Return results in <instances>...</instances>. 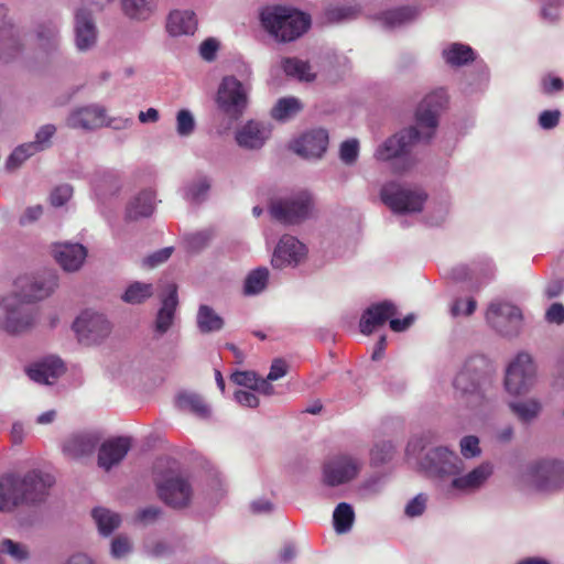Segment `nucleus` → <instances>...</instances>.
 <instances>
[{"label":"nucleus","mask_w":564,"mask_h":564,"mask_svg":"<svg viewBox=\"0 0 564 564\" xmlns=\"http://www.w3.org/2000/svg\"><path fill=\"white\" fill-rule=\"evenodd\" d=\"M448 97L443 88L427 94L419 104L415 111V126L410 127L389 138L376 151V158L381 161H392V171H408L413 161L408 156L411 147L420 141L429 142L435 134L438 118L446 108Z\"/></svg>","instance_id":"1"},{"label":"nucleus","mask_w":564,"mask_h":564,"mask_svg":"<svg viewBox=\"0 0 564 564\" xmlns=\"http://www.w3.org/2000/svg\"><path fill=\"white\" fill-rule=\"evenodd\" d=\"M55 479L39 470L28 473L22 479L14 475L0 478V511H11L21 503H35L45 499Z\"/></svg>","instance_id":"2"},{"label":"nucleus","mask_w":564,"mask_h":564,"mask_svg":"<svg viewBox=\"0 0 564 564\" xmlns=\"http://www.w3.org/2000/svg\"><path fill=\"white\" fill-rule=\"evenodd\" d=\"M261 23L264 30L280 43L297 40L311 26V17L295 8L274 6L261 12Z\"/></svg>","instance_id":"3"},{"label":"nucleus","mask_w":564,"mask_h":564,"mask_svg":"<svg viewBox=\"0 0 564 564\" xmlns=\"http://www.w3.org/2000/svg\"><path fill=\"white\" fill-rule=\"evenodd\" d=\"M380 198L395 214L419 213L423 209L427 194L417 187L389 182L381 187Z\"/></svg>","instance_id":"4"},{"label":"nucleus","mask_w":564,"mask_h":564,"mask_svg":"<svg viewBox=\"0 0 564 564\" xmlns=\"http://www.w3.org/2000/svg\"><path fill=\"white\" fill-rule=\"evenodd\" d=\"M19 294L13 293L0 300V328L10 334L24 333L35 324L33 311Z\"/></svg>","instance_id":"5"},{"label":"nucleus","mask_w":564,"mask_h":564,"mask_svg":"<svg viewBox=\"0 0 564 564\" xmlns=\"http://www.w3.org/2000/svg\"><path fill=\"white\" fill-rule=\"evenodd\" d=\"M313 206L311 194L306 191H301L291 196L272 202L270 214L281 224L294 225L308 218Z\"/></svg>","instance_id":"6"},{"label":"nucleus","mask_w":564,"mask_h":564,"mask_svg":"<svg viewBox=\"0 0 564 564\" xmlns=\"http://www.w3.org/2000/svg\"><path fill=\"white\" fill-rule=\"evenodd\" d=\"M57 285V275L52 270L37 274H23L13 282L14 291L28 303L48 297Z\"/></svg>","instance_id":"7"},{"label":"nucleus","mask_w":564,"mask_h":564,"mask_svg":"<svg viewBox=\"0 0 564 564\" xmlns=\"http://www.w3.org/2000/svg\"><path fill=\"white\" fill-rule=\"evenodd\" d=\"M216 100L226 116L238 120L247 108L248 90L235 76H226L219 85Z\"/></svg>","instance_id":"8"},{"label":"nucleus","mask_w":564,"mask_h":564,"mask_svg":"<svg viewBox=\"0 0 564 564\" xmlns=\"http://www.w3.org/2000/svg\"><path fill=\"white\" fill-rule=\"evenodd\" d=\"M485 317L488 325L502 336L518 335L522 325L521 311L509 302H491Z\"/></svg>","instance_id":"9"},{"label":"nucleus","mask_w":564,"mask_h":564,"mask_svg":"<svg viewBox=\"0 0 564 564\" xmlns=\"http://www.w3.org/2000/svg\"><path fill=\"white\" fill-rule=\"evenodd\" d=\"M530 484L539 491H554L564 484V464L556 459L532 463L525 474Z\"/></svg>","instance_id":"10"},{"label":"nucleus","mask_w":564,"mask_h":564,"mask_svg":"<svg viewBox=\"0 0 564 564\" xmlns=\"http://www.w3.org/2000/svg\"><path fill=\"white\" fill-rule=\"evenodd\" d=\"M535 367L530 355L520 352L508 366L505 378L506 390L513 395L525 393L533 383Z\"/></svg>","instance_id":"11"},{"label":"nucleus","mask_w":564,"mask_h":564,"mask_svg":"<svg viewBox=\"0 0 564 564\" xmlns=\"http://www.w3.org/2000/svg\"><path fill=\"white\" fill-rule=\"evenodd\" d=\"M73 329L80 341L90 345L106 338L111 326L102 314L85 311L73 323Z\"/></svg>","instance_id":"12"},{"label":"nucleus","mask_w":564,"mask_h":564,"mask_svg":"<svg viewBox=\"0 0 564 564\" xmlns=\"http://www.w3.org/2000/svg\"><path fill=\"white\" fill-rule=\"evenodd\" d=\"M361 464L348 455H338L324 464L323 480L327 486L335 487L357 477Z\"/></svg>","instance_id":"13"},{"label":"nucleus","mask_w":564,"mask_h":564,"mask_svg":"<svg viewBox=\"0 0 564 564\" xmlns=\"http://www.w3.org/2000/svg\"><path fill=\"white\" fill-rule=\"evenodd\" d=\"M160 499L174 509L188 506L193 490L188 480L182 476H171L156 482Z\"/></svg>","instance_id":"14"},{"label":"nucleus","mask_w":564,"mask_h":564,"mask_svg":"<svg viewBox=\"0 0 564 564\" xmlns=\"http://www.w3.org/2000/svg\"><path fill=\"white\" fill-rule=\"evenodd\" d=\"M421 466L426 471L440 476L457 475L463 469V462L453 451L438 446L426 454Z\"/></svg>","instance_id":"15"},{"label":"nucleus","mask_w":564,"mask_h":564,"mask_svg":"<svg viewBox=\"0 0 564 564\" xmlns=\"http://www.w3.org/2000/svg\"><path fill=\"white\" fill-rule=\"evenodd\" d=\"M307 249L295 237L284 235L274 249L271 263L274 268L282 269L286 265H296L305 258Z\"/></svg>","instance_id":"16"},{"label":"nucleus","mask_w":564,"mask_h":564,"mask_svg":"<svg viewBox=\"0 0 564 564\" xmlns=\"http://www.w3.org/2000/svg\"><path fill=\"white\" fill-rule=\"evenodd\" d=\"M106 109L90 105L73 110L67 117L66 124L72 129L94 130L106 123Z\"/></svg>","instance_id":"17"},{"label":"nucleus","mask_w":564,"mask_h":564,"mask_svg":"<svg viewBox=\"0 0 564 564\" xmlns=\"http://www.w3.org/2000/svg\"><path fill=\"white\" fill-rule=\"evenodd\" d=\"M131 448V440L118 436L104 442L99 447L98 465L106 471L118 465Z\"/></svg>","instance_id":"18"},{"label":"nucleus","mask_w":564,"mask_h":564,"mask_svg":"<svg viewBox=\"0 0 564 564\" xmlns=\"http://www.w3.org/2000/svg\"><path fill=\"white\" fill-rule=\"evenodd\" d=\"M328 145V133L324 129H314L295 140L292 149L304 158H321Z\"/></svg>","instance_id":"19"},{"label":"nucleus","mask_w":564,"mask_h":564,"mask_svg":"<svg viewBox=\"0 0 564 564\" xmlns=\"http://www.w3.org/2000/svg\"><path fill=\"white\" fill-rule=\"evenodd\" d=\"M478 362L485 364V360L482 358H470L455 377L454 388L460 393V397H470L476 400L481 398L479 392V376L474 372Z\"/></svg>","instance_id":"20"},{"label":"nucleus","mask_w":564,"mask_h":564,"mask_svg":"<svg viewBox=\"0 0 564 564\" xmlns=\"http://www.w3.org/2000/svg\"><path fill=\"white\" fill-rule=\"evenodd\" d=\"M397 314V307L392 302L383 301L368 307L361 316L359 327L365 335H370L377 327L386 324Z\"/></svg>","instance_id":"21"},{"label":"nucleus","mask_w":564,"mask_h":564,"mask_svg":"<svg viewBox=\"0 0 564 564\" xmlns=\"http://www.w3.org/2000/svg\"><path fill=\"white\" fill-rule=\"evenodd\" d=\"M100 437L94 432H79L70 435L63 445V452L70 458L88 456L96 449Z\"/></svg>","instance_id":"22"},{"label":"nucleus","mask_w":564,"mask_h":564,"mask_svg":"<svg viewBox=\"0 0 564 564\" xmlns=\"http://www.w3.org/2000/svg\"><path fill=\"white\" fill-rule=\"evenodd\" d=\"M7 12V8L0 4V61L2 62L11 61L21 51L14 26L4 21Z\"/></svg>","instance_id":"23"},{"label":"nucleus","mask_w":564,"mask_h":564,"mask_svg":"<svg viewBox=\"0 0 564 564\" xmlns=\"http://www.w3.org/2000/svg\"><path fill=\"white\" fill-rule=\"evenodd\" d=\"M64 371L63 361L54 357L44 359L28 368L30 379L45 384H52Z\"/></svg>","instance_id":"24"},{"label":"nucleus","mask_w":564,"mask_h":564,"mask_svg":"<svg viewBox=\"0 0 564 564\" xmlns=\"http://www.w3.org/2000/svg\"><path fill=\"white\" fill-rule=\"evenodd\" d=\"M54 257L65 271L73 272L84 263L87 250L79 243H64L56 248Z\"/></svg>","instance_id":"25"},{"label":"nucleus","mask_w":564,"mask_h":564,"mask_svg":"<svg viewBox=\"0 0 564 564\" xmlns=\"http://www.w3.org/2000/svg\"><path fill=\"white\" fill-rule=\"evenodd\" d=\"M75 34L78 50L85 51L96 42L97 31L89 12L79 9L75 15Z\"/></svg>","instance_id":"26"},{"label":"nucleus","mask_w":564,"mask_h":564,"mask_svg":"<svg viewBox=\"0 0 564 564\" xmlns=\"http://www.w3.org/2000/svg\"><path fill=\"white\" fill-rule=\"evenodd\" d=\"M269 135L270 130L264 124L249 121L237 132L236 140L240 147L258 149L263 145Z\"/></svg>","instance_id":"27"},{"label":"nucleus","mask_w":564,"mask_h":564,"mask_svg":"<svg viewBox=\"0 0 564 564\" xmlns=\"http://www.w3.org/2000/svg\"><path fill=\"white\" fill-rule=\"evenodd\" d=\"M178 304L177 286L169 285V294L162 300V306L158 312L155 321L156 332L164 334L173 324L176 306Z\"/></svg>","instance_id":"28"},{"label":"nucleus","mask_w":564,"mask_h":564,"mask_svg":"<svg viewBox=\"0 0 564 564\" xmlns=\"http://www.w3.org/2000/svg\"><path fill=\"white\" fill-rule=\"evenodd\" d=\"M166 29L173 36L194 34L197 29V19L193 11H172L169 15Z\"/></svg>","instance_id":"29"},{"label":"nucleus","mask_w":564,"mask_h":564,"mask_svg":"<svg viewBox=\"0 0 564 564\" xmlns=\"http://www.w3.org/2000/svg\"><path fill=\"white\" fill-rule=\"evenodd\" d=\"M491 474V465L485 463L474 468L467 475L454 478L452 487L459 490H474L480 487Z\"/></svg>","instance_id":"30"},{"label":"nucleus","mask_w":564,"mask_h":564,"mask_svg":"<svg viewBox=\"0 0 564 564\" xmlns=\"http://www.w3.org/2000/svg\"><path fill=\"white\" fill-rule=\"evenodd\" d=\"M155 195L152 191L145 189L134 196L127 206V217L139 219L149 217L154 210Z\"/></svg>","instance_id":"31"},{"label":"nucleus","mask_w":564,"mask_h":564,"mask_svg":"<svg viewBox=\"0 0 564 564\" xmlns=\"http://www.w3.org/2000/svg\"><path fill=\"white\" fill-rule=\"evenodd\" d=\"M281 67L286 76L299 80L312 82L315 79V74L311 72L310 63L297 57H284L281 61Z\"/></svg>","instance_id":"32"},{"label":"nucleus","mask_w":564,"mask_h":564,"mask_svg":"<svg viewBox=\"0 0 564 564\" xmlns=\"http://www.w3.org/2000/svg\"><path fill=\"white\" fill-rule=\"evenodd\" d=\"M91 516L102 535L111 534L121 523L120 516L106 508H95Z\"/></svg>","instance_id":"33"},{"label":"nucleus","mask_w":564,"mask_h":564,"mask_svg":"<svg viewBox=\"0 0 564 564\" xmlns=\"http://www.w3.org/2000/svg\"><path fill=\"white\" fill-rule=\"evenodd\" d=\"M303 109L300 99L295 97L280 98L271 110V117L278 121H286Z\"/></svg>","instance_id":"34"},{"label":"nucleus","mask_w":564,"mask_h":564,"mask_svg":"<svg viewBox=\"0 0 564 564\" xmlns=\"http://www.w3.org/2000/svg\"><path fill=\"white\" fill-rule=\"evenodd\" d=\"M127 17L135 20L148 19L155 10V0H121Z\"/></svg>","instance_id":"35"},{"label":"nucleus","mask_w":564,"mask_h":564,"mask_svg":"<svg viewBox=\"0 0 564 564\" xmlns=\"http://www.w3.org/2000/svg\"><path fill=\"white\" fill-rule=\"evenodd\" d=\"M443 56L446 63L452 66H462L475 59L473 48L459 43H454L447 50H444Z\"/></svg>","instance_id":"36"},{"label":"nucleus","mask_w":564,"mask_h":564,"mask_svg":"<svg viewBox=\"0 0 564 564\" xmlns=\"http://www.w3.org/2000/svg\"><path fill=\"white\" fill-rule=\"evenodd\" d=\"M177 406L199 417H206L209 414V409L204 399L195 393H181L177 397Z\"/></svg>","instance_id":"37"},{"label":"nucleus","mask_w":564,"mask_h":564,"mask_svg":"<svg viewBox=\"0 0 564 564\" xmlns=\"http://www.w3.org/2000/svg\"><path fill=\"white\" fill-rule=\"evenodd\" d=\"M197 326L202 333L220 330L224 326L223 318L208 305H200L197 313Z\"/></svg>","instance_id":"38"},{"label":"nucleus","mask_w":564,"mask_h":564,"mask_svg":"<svg viewBox=\"0 0 564 564\" xmlns=\"http://www.w3.org/2000/svg\"><path fill=\"white\" fill-rule=\"evenodd\" d=\"M269 280V270L264 267L252 270L245 280L243 291L247 295L262 292Z\"/></svg>","instance_id":"39"},{"label":"nucleus","mask_w":564,"mask_h":564,"mask_svg":"<svg viewBox=\"0 0 564 564\" xmlns=\"http://www.w3.org/2000/svg\"><path fill=\"white\" fill-rule=\"evenodd\" d=\"M416 14L417 11L414 8L401 7L383 12L381 19L384 25L394 28L413 20Z\"/></svg>","instance_id":"40"},{"label":"nucleus","mask_w":564,"mask_h":564,"mask_svg":"<svg viewBox=\"0 0 564 564\" xmlns=\"http://www.w3.org/2000/svg\"><path fill=\"white\" fill-rule=\"evenodd\" d=\"M511 411L522 422L535 419L542 410V404L535 399L510 403Z\"/></svg>","instance_id":"41"},{"label":"nucleus","mask_w":564,"mask_h":564,"mask_svg":"<svg viewBox=\"0 0 564 564\" xmlns=\"http://www.w3.org/2000/svg\"><path fill=\"white\" fill-rule=\"evenodd\" d=\"M153 295V285L150 283L133 282L122 295L129 304H140Z\"/></svg>","instance_id":"42"},{"label":"nucleus","mask_w":564,"mask_h":564,"mask_svg":"<svg viewBox=\"0 0 564 564\" xmlns=\"http://www.w3.org/2000/svg\"><path fill=\"white\" fill-rule=\"evenodd\" d=\"M334 524L337 532H346L350 529L354 521V510L346 502L339 503L334 511Z\"/></svg>","instance_id":"43"},{"label":"nucleus","mask_w":564,"mask_h":564,"mask_svg":"<svg viewBox=\"0 0 564 564\" xmlns=\"http://www.w3.org/2000/svg\"><path fill=\"white\" fill-rule=\"evenodd\" d=\"M34 149V145L30 142L23 143L14 149V151L11 153L7 161V166L9 169H17L19 167L26 159L32 156L33 154L37 153Z\"/></svg>","instance_id":"44"},{"label":"nucleus","mask_w":564,"mask_h":564,"mask_svg":"<svg viewBox=\"0 0 564 564\" xmlns=\"http://www.w3.org/2000/svg\"><path fill=\"white\" fill-rule=\"evenodd\" d=\"M359 9L355 6H343L328 8L325 12L326 19L329 22H340L344 20L354 19L358 15Z\"/></svg>","instance_id":"45"},{"label":"nucleus","mask_w":564,"mask_h":564,"mask_svg":"<svg viewBox=\"0 0 564 564\" xmlns=\"http://www.w3.org/2000/svg\"><path fill=\"white\" fill-rule=\"evenodd\" d=\"M195 120L187 109H181L176 115V131L181 137H188L195 130Z\"/></svg>","instance_id":"46"},{"label":"nucleus","mask_w":564,"mask_h":564,"mask_svg":"<svg viewBox=\"0 0 564 564\" xmlns=\"http://www.w3.org/2000/svg\"><path fill=\"white\" fill-rule=\"evenodd\" d=\"M56 128L53 124H45L40 128L35 134V140L30 142L36 151H43L51 145V139L55 134Z\"/></svg>","instance_id":"47"},{"label":"nucleus","mask_w":564,"mask_h":564,"mask_svg":"<svg viewBox=\"0 0 564 564\" xmlns=\"http://www.w3.org/2000/svg\"><path fill=\"white\" fill-rule=\"evenodd\" d=\"M477 307V302L474 297L467 300L456 299L451 307L453 316L465 315L470 316Z\"/></svg>","instance_id":"48"},{"label":"nucleus","mask_w":564,"mask_h":564,"mask_svg":"<svg viewBox=\"0 0 564 564\" xmlns=\"http://www.w3.org/2000/svg\"><path fill=\"white\" fill-rule=\"evenodd\" d=\"M259 376L254 371H235L231 375V380L238 384L246 387L250 390H254L257 382L259 380Z\"/></svg>","instance_id":"49"},{"label":"nucleus","mask_w":564,"mask_h":564,"mask_svg":"<svg viewBox=\"0 0 564 564\" xmlns=\"http://www.w3.org/2000/svg\"><path fill=\"white\" fill-rule=\"evenodd\" d=\"M209 187L210 184L207 178H202L188 186L186 197L193 202H200L209 191Z\"/></svg>","instance_id":"50"},{"label":"nucleus","mask_w":564,"mask_h":564,"mask_svg":"<svg viewBox=\"0 0 564 564\" xmlns=\"http://www.w3.org/2000/svg\"><path fill=\"white\" fill-rule=\"evenodd\" d=\"M460 453L466 458H473L480 454L479 440L474 435H468L460 441Z\"/></svg>","instance_id":"51"},{"label":"nucleus","mask_w":564,"mask_h":564,"mask_svg":"<svg viewBox=\"0 0 564 564\" xmlns=\"http://www.w3.org/2000/svg\"><path fill=\"white\" fill-rule=\"evenodd\" d=\"M2 551L17 561L25 560L29 555L28 550L22 544L13 542L10 539L2 541Z\"/></svg>","instance_id":"52"},{"label":"nucleus","mask_w":564,"mask_h":564,"mask_svg":"<svg viewBox=\"0 0 564 564\" xmlns=\"http://www.w3.org/2000/svg\"><path fill=\"white\" fill-rule=\"evenodd\" d=\"M73 195L72 186L64 184L55 187L50 196L51 204L55 207L63 206Z\"/></svg>","instance_id":"53"},{"label":"nucleus","mask_w":564,"mask_h":564,"mask_svg":"<svg viewBox=\"0 0 564 564\" xmlns=\"http://www.w3.org/2000/svg\"><path fill=\"white\" fill-rule=\"evenodd\" d=\"M340 159L347 164H351L358 156V142L357 140H347L340 145Z\"/></svg>","instance_id":"54"},{"label":"nucleus","mask_w":564,"mask_h":564,"mask_svg":"<svg viewBox=\"0 0 564 564\" xmlns=\"http://www.w3.org/2000/svg\"><path fill=\"white\" fill-rule=\"evenodd\" d=\"M36 36L42 47L53 46L56 39V29L53 25H41L36 32Z\"/></svg>","instance_id":"55"},{"label":"nucleus","mask_w":564,"mask_h":564,"mask_svg":"<svg viewBox=\"0 0 564 564\" xmlns=\"http://www.w3.org/2000/svg\"><path fill=\"white\" fill-rule=\"evenodd\" d=\"M426 506V497L423 494L414 497L405 507V514L409 517L421 516Z\"/></svg>","instance_id":"56"},{"label":"nucleus","mask_w":564,"mask_h":564,"mask_svg":"<svg viewBox=\"0 0 564 564\" xmlns=\"http://www.w3.org/2000/svg\"><path fill=\"white\" fill-rule=\"evenodd\" d=\"M218 48L219 43L215 39L209 37L200 44L199 54L203 59L212 62L216 58V53Z\"/></svg>","instance_id":"57"},{"label":"nucleus","mask_w":564,"mask_h":564,"mask_svg":"<svg viewBox=\"0 0 564 564\" xmlns=\"http://www.w3.org/2000/svg\"><path fill=\"white\" fill-rule=\"evenodd\" d=\"M131 551V544L124 536H118L111 542V555L121 558Z\"/></svg>","instance_id":"58"},{"label":"nucleus","mask_w":564,"mask_h":564,"mask_svg":"<svg viewBox=\"0 0 564 564\" xmlns=\"http://www.w3.org/2000/svg\"><path fill=\"white\" fill-rule=\"evenodd\" d=\"M172 252V247L163 248L159 251H155L154 253L150 254L144 259V264L148 265L149 268H154L165 262L171 257Z\"/></svg>","instance_id":"59"},{"label":"nucleus","mask_w":564,"mask_h":564,"mask_svg":"<svg viewBox=\"0 0 564 564\" xmlns=\"http://www.w3.org/2000/svg\"><path fill=\"white\" fill-rule=\"evenodd\" d=\"M560 116L558 110H544L539 117V124L543 129H553L558 124Z\"/></svg>","instance_id":"60"},{"label":"nucleus","mask_w":564,"mask_h":564,"mask_svg":"<svg viewBox=\"0 0 564 564\" xmlns=\"http://www.w3.org/2000/svg\"><path fill=\"white\" fill-rule=\"evenodd\" d=\"M545 319L549 323L563 324L564 323V305L561 303H553L545 313Z\"/></svg>","instance_id":"61"},{"label":"nucleus","mask_w":564,"mask_h":564,"mask_svg":"<svg viewBox=\"0 0 564 564\" xmlns=\"http://www.w3.org/2000/svg\"><path fill=\"white\" fill-rule=\"evenodd\" d=\"M288 368L289 367H288V364L285 362V360L281 359V358L274 359L272 361L270 371L267 377L269 380L275 381V380L284 377L288 373Z\"/></svg>","instance_id":"62"},{"label":"nucleus","mask_w":564,"mask_h":564,"mask_svg":"<svg viewBox=\"0 0 564 564\" xmlns=\"http://www.w3.org/2000/svg\"><path fill=\"white\" fill-rule=\"evenodd\" d=\"M161 514V509L159 507H147L142 510H140L137 513V521L148 524L154 522Z\"/></svg>","instance_id":"63"},{"label":"nucleus","mask_w":564,"mask_h":564,"mask_svg":"<svg viewBox=\"0 0 564 564\" xmlns=\"http://www.w3.org/2000/svg\"><path fill=\"white\" fill-rule=\"evenodd\" d=\"M236 401L248 408H257L259 405L258 397L251 391L238 390L235 393Z\"/></svg>","instance_id":"64"}]
</instances>
